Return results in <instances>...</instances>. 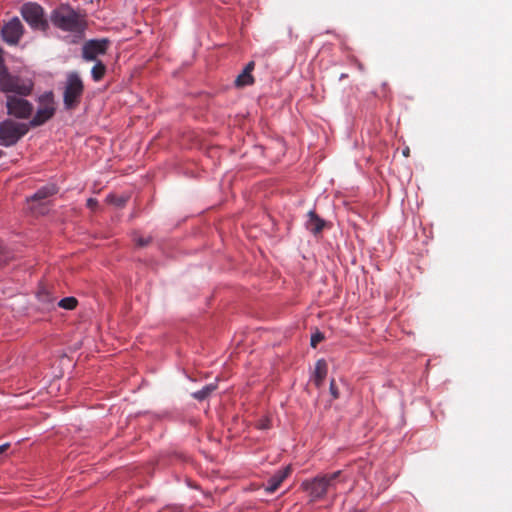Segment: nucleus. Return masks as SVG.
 I'll return each instance as SVG.
<instances>
[{"mask_svg": "<svg viewBox=\"0 0 512 512\" xmlns=\"http://www.w3.org/2000/svg\"><path fill=\"white\" fill-rule=\"evenodd\" d=\"M50 21L56 28L72 33L77 39L83 37L87 28L85 15L68 5H61L54 9L50 15Z\"/></svg>", "mask_w": 512, "mask_h": 512, "instance_id": "nucleus-1", "label": "nucleus"}, {"mask_svg": "<svg viewBox=\"0 0 512 512\" xmlns=\"http://www.w3.org/2000/svg\"><path fill=\"white\" fill-rule=\"evenodd\" d=\"M342 471L338 470L330 474H320L313 479L305 480L302 488L307 491L313 499H322L330 489L336 487V480L340 477Z\"/></svg>", "mask_w": 512, "mask_h": 512, "instance_id": "nucleus-2", "label": "nucleus"}, {"mask_svg": "<svg viewBox=\"0 0 512 512\" xmlns=\"http://www.w3.org/2000/svg\"><path fill=\"white\" fill-rule=\"evenodd\" d=\"M32 90L33 83L31 80L12 75L8 70L0 76V92L7 95L14 93L19 96H28Z\"/></svg>", "mask_w": 512, "mask_h": 512, "instance_id": "nucleus-3", "label": "nucleus"}, {"mask_svg": "<svg viewBox=\"0 0 512 512\" xmlns=\"http://www.w3.org/2000/svg\"><path fill=\"white\" fill-rule=\"evenodd\" d=\"M29 131V125L6 119L0 123V145L10 147L15 145Z\"/></svg>", "mask_w": 512, "mask_h": 512, "instance_id": "nucleus-4", "label": "nucleus"}, {"mask_svg": "<svg viewBox=\"0 0 512 512\" xmlns=\"http://www.w3.org/2000/svg\"><path fill=\"white\" fill-rule=\"evenodd\" d=\"M84 92L83 81L76 72L67 76L66 85L63 93V103L67 110L75 109L81 101Z\"/></svg>", "mask_w": 512, "mask_h": 512, "instance_id": "nucleus-5", "label": "nucleus"}, {"mask_svg": "<svg viewBox=\"0 0 512 512\" xmlns=\"http://www.w3.org/2000/svg\"><path fill=\"white\" fill-rule=\"evenodd\" d=\"M21 15L35 30L46 31L49 27L43 8L37 3H25L21 8Z\"/></svg>", "mask_w": 512, "mask_h": 512, "instance_id": "nucleus-6", "label": "nucleus"}, {"mask_svg": "<svg viewBox=\"0 0 512 512\" xmlns=\"http://www.w3.org/2000/svg\"><path fill=\"white\" fill-rule=\"evenodd\" d=\"M39 108L34 117L29 122V127H38L46 123L55 114L54 95L52 92H46L38 99Z\"/></svg>", "mask_w": 512, "mask_h": 512, "instance_id": "nucleus-7", "label": "nucleus"}, {"mask_svg": "<svg viewBox=\"0 0 512 512\" xmlns=\"http://www.w3.org/2000/svg\"><path fill=\"white\" fill-rule=\"evenodd\" d=\"M24 97L7 95L6 108L8 115L18 119H28L32 115L33 105Z\"/></svg>", "mask_w": 512, "mask_h": 512, "instance_id": "nucleus-8", "label": "nucleus"}, {"mask_svg": "<svg viewBox=\"0 0 512 512\" xmlns=\"http://www.w3.org/2000/svg\"><path fill=\"white\" fill-rule=\"evenodd\" d=\"M109 44L110 41L106 38L89 40L82 47V56L87 61L96 60L99 55L107 52Z\"/></svg>", "mask_w": 512, "mask_h": 512, "instance_id": "nucleus-9", "label": "nucleus"}, {"mask_svg": "<svg viewBox=\"0 0 512 512\" xmlns=\"http://www.w3.org/2000/svg\"><path fill=\"white\" fill-rule=\"evenodd\" d=\"M23 33V26L19 18L14 17L2 28V36L5 42L17 44Z\"/></svg>", "mask_w": 512, "mask_h": 512, "instance_id": "nucleus-10", "label": "nucleus"}, {"mask_svg": "<svg viewBox=\"0 0 512 512\" xmlns=\"http://www.w3.org/2000/svg\"><path fill=\"white\" fill-rule=\"evenodd\" d=\"M292 469L291 466H286L278 471H276L267 481V484L264 486V490L266 493L272 494L278 490L284 480L291 474Z\"/></svg>", "mask_w": 512, "mask_h": 512, "instance_id": "nucleus-11", "label": "nucleus"}, {"mask_svg": "<svg viewBox=\"0 0 512 512\" xmlns=\"http://www.w3.org/2000/svg\"><path fill=\"white\" fill-rule=\"evenodd\" d=\"M325 222L314 211L308 212L306 228L313 234L320 233L324 228Z\"/></svg>", "mask_w": 512, "mask_h": 512, "instance_id": "nucleus-12", "label": "nucleus"}, {"mask_svg": "<svg viewBox=\"0 0 512 512\" xmlns=\"http://www.w3.org/2000/svg\"><path fill=\"white\" fill-rule=\"evenodd\" d=\"M328 366L324 359H319L315 365V373H314V384L317 388H320L323 385L324 379L327 375Z\"/></svg>", "mask_w": 512, "mask_h": 512, "instance_id": "nucleus-13", "label": "nucleus"}, {"mask_svg": "<svg viewBox=\"0 0 512 512\" xmlns=\"http://www.w3.org/2000/svg\"><path fill=\"white\" fill-rule=\"evenodd\" d=\"M56 187L54 185L44 186L40 188L34 195L31 197L32 201H42L47 199L48 197L54 195L56 193Z\"/></svg>", "mask_w": 512, "mask_h": 512, "instance_id": "nucleus-14", "label": "nucleus"}, {"mask_svg": "<svg viewBox=\"0 0 512 512\" xmlns=\"http://www.w3.org/2000/svg\"><path fill=\"white\" fill-rule=\"evenodd\" d=\"M216 388L217 386L215 384H208L201 390L192 393V397L196 400L203 401L208 398Z\"/></svg>", "mask_w": 512, "mask_h": 512, "instance_id": "nucleus-15", "label": "nucleus"}, {"mask_svg": "<svg viewBox=\"0 0 512 512\" xmlns=\"http://www.w3.org/2000/svg\"><path fill=\"white\" fill-rule=\"evenodd\" d=\"M253 82H254V78H253L252 74H250L248 71H245L244 69L235 79V85L237 87H244L247 85H251V84H253Z\"/></svg>", "mask_w": 512, "mask_h": 512, "instance_id": "nucleus-16", "label": "nucleus"}, {"mask_svg": "<svg viewBox=\"0 0 512 512\" xmlns=\"http://www.w3.org/2000/svg\"><path fill=\"white\" fill-rule=\"evenodd\" d=\"M105 72H106L105 65L101 61H98L92 67V70H91V75H92L93 80L95 82H99L104 77Z\"/></svg>", "mask_w": 512, "mask_h": 512, "instance_id": "nucleus-17", "label": "nucleus"}, {"mask_svg": "<svg viewBox=\"0 0 512 512\" xmlns=\"http://www.w3.org/2000/svg\"><path fill=\"white\" fill-rule=\"evenodd\" d=\"M77 299L74 297H65L61 299L58 303V305L61 308L67 309V310H73L77 306Z\"/></svg>", "mask_w": 512, "mask_h": 512, "instance_id": "nucleus-18", "label": "nucleus"}, {"mask_svg": "<svg viewBox=\"0 0 512 512\" xmlns=\"http://www.w3.org/2000/svg\"><path fill=\"white\" fill-rule=\"evenodd\" d=\"M127 197L121 196H115V195H109L107 196V201L111 204L116 205L117 207H123L127 202Z\"/></svg>", "mask_w": 512, "mask_h": 512, "instance_id": "nucleus-19", "label": "nucleus"}, {"mask_svg": "<svg viewBox=\"0 0 512 512\" xmlns=\"http://www.w3.org/2000/svg\"><path fill=\"white\" fill-rule=\"evenodd\" d=\"M134 241L138 247H145L151 242V237L134 236Z\"/></svg>", "mask_w": 512, "mask_h": 512, "instance_id": "nucleus-20", "label": "nucleus"}, {"mask_svg": "<svg viewBox=\"0 0 512 512\" xmlns=\"http://www.w3.org/2000/svg\"><path fill=\"white\" fill-rule=\"evenodd\" d=\"M324 339V336L320 332H316L311 336L310 344L313 348H316V346Z\"/></svg>", "mask_w": 512, "mask_h": 512, "instance_id": "nucleus-21", "label": "nucleus"}, {"mask_svg": "<svg viewBox=\"0 0 512 512\" xmlns=\"http://www.w3.org/2000/svg\"><path fill=\"white\" fill-rule=\"evenodd\" d=\"M329 390H330V394L332 396L333 399H338L340 394H339V390L336 386V382L334 379H332L330 381V387H329Z\"/></svg>", "mask_w": 512, "mask_h": 512, "instance_id": "nucleus-22", "label": "nucleus"}, {"mask_svg": "<svg viewBox=\"0 0 512 512\" xmlns=\"http://www.w3.org/2000/svg\"><path fill=\"white\" fill-rule=\"evenodd\" d=\"M7 70L8 69L4 64L3 50L0 48V76Z\"/></svg>", "mask_w": 512, "mask_h": 512, "instance_id": "nucleus-23", "label": "nucleus"}, {"mask_svg": "<svg viewBox=\"0 0 512 512\" xmlns=\"http://www.w3.org/2000/svg\"><path fill=\"white\" fill-rule=\"evenodd\" d=\"M98 205V201L94 198H89L87 200V207L90 208V209H95Z\"/></svg>", "mask_w": 512, "mask_h": 512, "instance_id": "nucleus-24", "label": "nucleus"}, {"mask_svg": "<svg viewBox=\"0 0 512 512\" xmlns=\"http://www.w3.org/2000/svg\"><path fill=\"white\" fill-rule=\"evenodd\" d=\"M254 66H255L254 62H253V61H251V62H249V63L245 66L244 70H245V71H248L250 74H252V71H253V69H254Z\"/></svg>", "mask_w": 512, "mask_h": 512, "instance_id": "nucleus-25", "label": "nucleus"}, {"mask_svg": "<svg viewBox=\"0 0 512 512\" xmlns=\"http://www.w3.org/2000/svg\"><path fill=\"white\" fill-rule=\"evenodd\" d=\"M270 427L269 420H263L259 424V428L261 429H268Z\"/></svg>", "mask_w": 512, "mask_h": 512, "instance_id": "nucleus-26", "label": "nucleus"}, {"mask_svg": "<svg viewBox=\"0 0 512 512\" xmlns=\"http://www.w3.org/2000/svg\"><path fill=\"white\" fill-rule=\"evenodd\" d=\"M10 444L9 443H5L3 445H0V454H2L3 452H5L8 448H9Z\"/></svg>", "mask_w": 512, "mask_h": 512, "instance_id": "nucleus-27", "label": "nucleus"}, {"mask_svg": "<svg viewBox=\"0 0 512 512\" xmlns=\"http://www.w3.org/2000/svg\"><path fill=\"white\" fill-rule=\"evenodd\" d=\"M409 153H410L409 148H406V149H404V150H403V155H404V156L408 157V156H409Z\"/></svg>", "mask_w": 512, "mask_h": 512, "instance_id": "nucleus-28", "label": "nucleus"}, {"mask_svg": "<svg viewBox=\"0 0 512 512\" xmlns=\"http://www.w3.org/2000/svg\"><path fill=\"white\" fill-rule=\"evenodd\" d=\"M2 249H3V247H2V245L0 244V253H2ZM0 264H2V261H1V260H0Z\"/></svg>", "mask_w": 512, "mask_h": 512, "instance_id": "nucleus-29", "label": "nucleus"}, {"mask_svg": "<svg viewBox=\"0 0 512 512\" xmlns=\"http://www.w3.org/2000/svg\"><path fill=\"white\" fill-rule=\"evenodd\" d=\"M4 152L0 150V158L3 156Z\"/></svg>", "mask_w": 512, "mask_h": 512, "instance_id": "nucleus-30", "label": "nucleus"}]
</instances>
